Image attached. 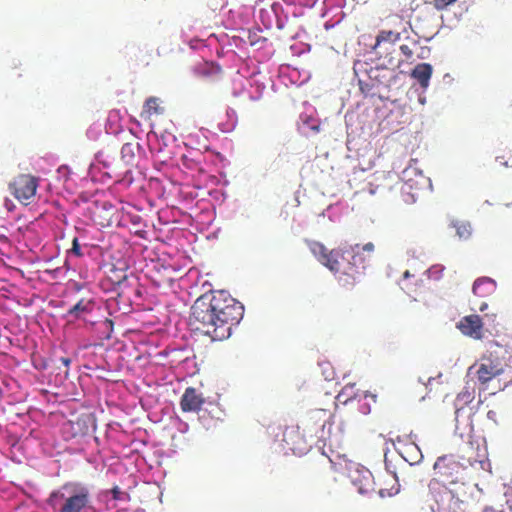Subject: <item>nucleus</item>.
I'll use <instances>...</instances> for the list:
<instances>
[{"label": "nucleus", "instance_id": "1", "mask_svg": "<svg viewBox=\"0 0 512 512\" xmlns=\"http://www.w3.org/2000/svg\"><path fill=\"white\" fill-rule=\"evenodd\" d=\"M311 253L316 259L332 273L339 276H347L355 279L360 275L373 258L375 246L368 242L362 246L356 244L351 247L353 252L352 261L344 264V255L340 249L328 250L326 246L319 241H307Z\"/></svg>", "mask_w": 512, "mask_h": 512}, {"label": "nucleus", "instance_id": "2", "mask_svg": "<svg viewBox=\"0 0 512 512\" xmlns=\"http://www.w3.org/2000/svg\"><path fill=\"white\" fill-rule=\"evenodd\" d=\"M233 297L228 290H207L199 296L192 306V315L195 321L202 326L196 329L202 330L205 334H211L217 328V315L225 308L226 304L232 303Z\"/></svg>", "mask_w": 512, "mask_h": 512}, {"label": "nucleus", "instance_id": "3", "mask_svg": "<svg viewBox=\"0 0 512 512\" xmlns=\"http://www.w3.org/2000/svg\"><path fill=\"white\" fill-rule=\"evenodd\" d=\"M445 487L450 494L449 507L452 512H464L466 506L473 500H478L481 489L477 484L460 479H447Z\"/></svg>", "mask_w": 512, "mask_h": 512}, {"label": "nucleus", "instance_id": "4", "mask_svg": "<svg viewBox=\"0 0 512 512\" xmlns=\"http://www.w3.org/2000/svg\"><path fill=\"white\" fill-rule=\"evenodd\" d=\"M37 187L38 178L28 174L17 176L10 184L12 194L25 205L35 196Z\"/></svg>", "mask_w": 512, "mask_h": 512}, {"label": "nucleus", "instance_id": "5", "mask_svg": "<svg viewBox=\"0 0 512 512\" xmlns=\"http://www.w3.org/2000/svg\"><path fill=\"white\" fill-rule=\"evenodd\" d=\"M348 477L352 484L357 487L360 494H367L373 490L372 473L359 463L349 462L346 465Z\"/></svg>", "mask_w": 512, "mask_h": 512}, {"label": "nucleus", "instance_id": "6", "mask_svg": "<svg viewBox=\"0 0 512 512\" xmlns=\"http://www.w3.org/2000/svg\"><path fill=\"white\" fill-rule=\"evenodd\" d=\"M461 467L458 463L448 460L446 457L438 458L434 464L435 474L439 476V481L445 486L447 479H460L459 473Z\"/></svg>", "mask_w": 512, "mask_h": 512}, {"label": "nucleus", "instance_id": "7", "mask_svg": "<svg viewBox=\"0 0 512 512\" xmlns=\"http://www.w3.org/2000/svg\"><path fill=\"white\" fill-rule=\"evenodd\" d=\"M505 372L504 365L498 360L485 359L478 367L476 374L478 380L485 384L492 380L494 377L499 376Z\"/></svg>", "mask_w": 512, "mask_h": 512}, {"label": "nucleus", "instance_id": "8", "mask_svg": "<svg viewBox=\"0 0 512 512\" xmlns=\"http://www.w3.org/2000/svg\"><path fill=\"white\" fill-rule=\"evenodd\" d=\"M89 504V492L86 488H80L74 494L65 499L60 512H82Z\"/></svg>", "mask_w": 512, "mask_h": 512}, {"label": "nucleus", "instance_id": "9", "mask_svg": "<svg viewBox=\"0 0 512 512\" xmlns=\"http://www.w3.org/2000/svg\"><path fill=\"white\" fill-rule=\"evenodd\" d=\"M244 315V306L233 298V302L226 304L225 308L217 315V327L232 321L238 323Z\"/></svg>", "mask_w": 512, "mask_h": 512}, {"label": "nucleus", "instance_id": "10", "mask_svg": "<svg viewBox=\"0 0 512 512\" xmlns=\"http://www.w3.org/2000/svg\"><path fill=\"white\" fill-rule=\"evenodd\" d=\"M457 328L466 336L474 339L482 337V322L479 316L469 315L457 323Z\"/></svg>", "mask_w": 512, "mask_h": 512}, {"label": "nucleus", "instance_id": "11", "mask_svg": "<svg viewBox=\"0 0 512 512\" xmlns=\"http://www.w3.org/2000/svg\"><path fill=\"white\" fill-rule=\"evenodd\" d=\"M400 33L392 30H381L376 36V42L373 51L381 58L383 51H387L390 47L400 40Z\"/></svg>", "mask_w": 512, "mask_h": 512}, {"label": "nucleus", "instance_id": "12", "mask_svg": "<svg viewBox=\"0 0 512 512\" xmlns=\"http://www.w3.org/2000/svg\"><path fill=\"white\" fill-rule=\"evenodd\" d=\"M473 398H474L473 393L468 391V390L462 391L461 393L458 394V396L456 398V401H455V406H456V411H455L456 431L460 430V424H461L460 418L463 417L464 414H466V410H465L464 406L466 404L470 403L473 400ZM463 424L466 427H470V424H471L470 423V412L467 413L466 419L463 422Z\"/></svg>", "mask_w": 512, "mask_h": 512}, {"label": "nucleus", "instance_id": "13", "mask_svg": "<svg viewBox=\"0 0 512 512\" xmlns=\"http://www.w3.org/2000/svg\"><path fill=\"white\" fill-rule=\"evenodd\" d=\"M204 404V399L194 388H187L181 398V408L184 412H196Z\"/></svg>", "mask_w": 512, "mask_h": 512}, {"label": "nucleus", "instance_id": "14", "mask_svg": "<svg viewBox=\"0 0 512 512\" xmlns=\"http://www.w3.org/2000/svg\"><path fill=\"white\" fill-rule=\"evenodd\" d=\"M195 73L199 77L215 82L221 79L223 71L219 65L213 62H204L195 67Z\"/></svg>", "mask_w": 512, "mask_h": 512}, {"label": "nucleus", "instance_id": "15", "mask_svg": "<svg viewBox=\"0 0 512 512\" xmlns=\"http://www.w3.org/2000/svg\"><path fill=\"white\" fill-rule=\"evenodd\" d=\"M432 66L428 63H420L412 70L411 76L418 81L421 87L426 88L432 75Z\"/></svg>", "mask_w": 512, "mask_h": 512}, {"label": "nucleus", "instance_id": "16", "mask_svg": "<svg viewBox=\"0 0 512 512\" xmlns=\"http://www.w3.org/2000/svg\"><path fill=\"white\" fill-rule=\"evenodd\" d=\"M106 278L112 286H121L128 281L127 269L123 267H115L111 265L106 272Z\"/></svg>", "mask_w": 512, "mask_h": 512}, {"label": "nucleus", "instance_id": "17", "mask_svg": "<svg viewBox=\"0 0 512 512\" xmlns=\"http://www.w3.org/2000/svg\"><path fill=\"white\" fill-rule=\"evenodd\" d=\"M164 112V108L160 105V100L157 97H149L144 105L142 115L150 118L152 115H159Z\"/></svg>", "mask_w": 512, "mask_h": 512}, {"label": "nucleus", "instance_id": "18", "mask_svg": "<svg viewBox=\"0 0 512 512\" xmlns=\"http://www.w3.org/2000/svg\"><path fill=\"white\" fill-rule=\"evenodd\" d=\"M450 226L456 230V235L461 240H467L472 235V226L465 220H452Z\"/></svg>", "mask_w": 512, "mask_h": 512}, {"label": "nucleus", "instance_id": "19", "mask_svg": "<svg viewBox=\"0 0 512 512\" xmlns=\"http://www.w3.org/2000/svg\"><path fill=\"white\" fill-rule=\"evenodd\" d=\"M406 453L408 455V458L406 459L407 461L410 462V464H417L419 463L422 458H423V455H422V452L421 450L419 449V447L414 444V443H411L409 444L407 447H406Z\"/></svg>", "mask_w": 512, "mask_h": 512}, {"label": "nucleus", "instance_id": "20", "mask_svg": "<svg viewBox=\"0 0 512 512\" xmlns=\"http://www.w3.org/2000/svg\"><path fill=\"white\" fill-rule=\"evenodd\" d=\"M92 306L93 302L91 300L82 299L69 310V313L79 317L81 314L89 312Z\"/></svg>", "mask_w": 512, "mask_h": 512}, {"label": "nucleus", "instance_id": "21", "mask_svg": "<svg viewBox=\"0 0 512 512\" xmlns=\"http://www.w3.org/2000/svg\"><path fill=\"white\" fill-rule=\"evenodd\" d=\"M135 149L136 145L132 143H125L121 148V158L122 160L129 164L133 161L135 157Z\"/></svg>", "mask_w": 512, "mask_h": 512}, {"label": "nucleus", "instance_id": "22", "mask_svg": "<svg viewBox=\"0 0 512 512\" xmlns=\"http://www.w3.org/2000/svg\"><path fill=\"white\" fill-rule=\"evenodd\" d=\"M84 250H90L88 245H84L83 247L79 244L78 238H74L72 241V247L68 250V254L70 256H75L77 258L83 257L85 255Z\"/></svg>", "mask_w": 512, "mask_h": 512}, {"label": "nucleus", "instance_id": "23", "mask_svg": "<svg viewBox=\"0 0 512 512\" xmlns=\"http://www.w3.org/2000/svg\"><path fill=\"white\" fill-rule=\"evenodd\" d=\"M496 282L490 277H480L474 281L472 288H480L481 286H495Z\"/></svg>", "mask_w": 512, "mask_h": 512}, {"label": "nucleus", "instance_id": "24", "mask_svg": "<svg viewBox=\"0 0 512 512\" xmlns=\"http://www.w3.org/2000/svg\"><path fill=\"white\" fill-rule=\"evenodd\" d=\"M456 1L457 0H433L432 4L437 10L440 11L446 9L448 6L452 5Z\"/></svg>", "mask_w": 512, "mask_h": 512}, {"label": "nucleus", "instance_id": "25", "mask_svg": "<svg viewBox=\"0 0 512 512\" xmlns=\"http://www.w3.org/2000/svg\"><path fill=\"white\" fill-rule=\"evenodd\" d=\"M400 51L407 60H410L413 57V50L406 44L400 46Z\"/></svg>", "mask_w": 512, "mask_h": 512}, {"label": "nucleus", "instance_id": "26", "mask_svg": "<svg viewBox=\"0 0 512 512\" xmlns=\"http://www.w3.org/2000/svg\"><path fill=\"white\" fill-rule=\"evenodd\" d=\"M111 493L114 499H121V496L124 495V493L118 487H114L111 490Z\"/></svg>", "mask_w": 512, "mask_h": 512}, {"label": "nucleus", "instance_id": "27", "mask_svg": "<svg viewBox=\"0 0 512 512\" xmlns=\"http://www.w3.org/2000/svg\"><path fill=\"white\" fill-rule=\"evenodd\" d=\"M364 397L367 398V397H371L373 399L374 402L377 401V395L376 394H373V393H370L368 391L364 392Z\"/></svg>", "mask_w": 512, "mask_h": 512}, {"label": "nucleus", "instance_id": "28", "mask_svg": "<svg viewBox=\"0 0 512 512\" xmlns=\"http://www.w3.org/2000/svg\"><path fill=\"white\" fill-rule=\"evenodd\" d=\"M60 361L65 365L68 366L70 364V359L66 357H61Z\"/></svg>", "mask_w": 512, "mask_h": 512}, {"label": "nucleus", "instance_id": "29", "mask_svg": "<svg viewBox=\"0 0 512 512\" xmlns=\"http://www.w3.org/2000/svg\"><path fill=\"white\" fill-rule=\"evenodd\" d=\"M487 304L486 303H482L481 306H480V311H484L486 308H487Z\"/></svg>", "mask_w": 512, "mask_h": 512}, {"label": "nucleus", "instance_id": "30", "mask_svg": "<svg viewBox=\"0 0 512 512\" xmlns=\"http://www.w3.org/2000/svg\"><path fill=\"white\" fill-rule=\"evenodd\" d=\"M403 277H404V278H408V277H410V273H409V271H408V270H406V271L403 273Z\"/></svg>", "mask_w": 512, "mask_h": 512}, {"label": "nucleus", "instance_id": "31", "mask_svg": "<svg viewBox=\"0 0 512 512\" xmlns=\"http://www.w3.org/2000/svg\"><path fill=\"white\" fill-rule=\"evenodd\" d=\"M59 495H61L59 492H54V493L51 495V498H53V497H57V496H59Z\"/></svg>", "mask_w": 512, "mask_h": 512}, {"label": "nucleus", "instance_id": "32", "mask_svg": "<svg viewBox=\"0 0 512 512\" xmlns=\"http://www.w3.org/2000/svg\"><path fill=\"white\" fill-rule=\"evenodd\" d=\"M348 389H349V387H348V386H346V387L344 388L343 392H342V395H343V394H345V393L348 391Z\"/></svg>", "mask_w": 512, "mask_h": 512}, {"label": "nucleus", "instance_id": "33", "mask_svg": "<svg viewBox=\"0 0 512 512\" xmlns=\"http://www.w3.org/2000/svg\"><path fill=\"white\" fill-rule=\"evenodd\" d=\"M392 62H393V58H392V57H390V58H389V60H388V63H389V64H392Z\"/></svg>", "mask_w": 512, "mask_h": 512}]
</instances>
